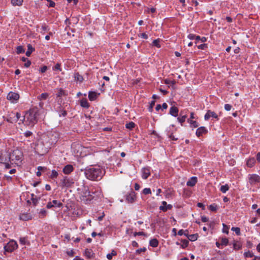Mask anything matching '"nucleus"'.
<instances>
[{
    "instance_id": "13d9d810",
    "label": "nucleus",
    "mask_w": 260,
    "mask_h": 260,
    "mask_svg": "<svg viewBox=\"0 0 260 260\" xmlns=\"http://www.w3.org/2000/svg\"><path fill=\"white\" fill-rule=\"evenodd\" d=\"M199 123L197 121H192L191 123L190 124V126L193 127H194V128H196V127H198L199 126Z\"/></svg>"
},
{
    "instance_id": "774afa93",
    "label": "nucleus",
    "mask_w": 260,
    "mask_h": 260,
    "mask_svg": "<svg viewBox=\"0 0 260 260\" xmlns=\"http://www.w3.org/2000/svg\"><path fill=\"white\" fill-rule=\"evenodd\" d=\"M31 64V61L30 60H29V59H28L26 62L24 64V66L25 67V68H28L30 67Z\"/></svg>"
},
{
    "instance_id": "c03bdc74",
    "label": "nucleus",
    "mask_w": 260,
    "mask_h": 260,
    "mask_svg": "<svg viewBox=\"0 0 260 260\" xmlns=\"http://www.w3.org/2000/svg\"><path fill=\"white\" fill-rule=\"evenodd\" d=\"M231 230L234 231L236 234L238 236H239L241 234L240 229L238 227H233L232 228Z\"/></svg>"
},
{
    "instance_id": "6e6552de",
    "label": "nucleus",
    "mask_w": 260,
    "mask_h": 260,
    "mask_svg": "<svg viewBox=\"0 0 260 260\" xmlns=\"http://www.w3.org/2000/svg\"><path fill=\"white\" fill-rule=\"evenodd\" d=\"M17 248L18 244L16 241L14 240H11L6 245H5L4 250L5 252L11 253L17 249Z\"/></svg>"
},
{
    "instance_id": "680f3d73",
    "label": "nucleus",
    "mask_w": 260,
    "mask_h": 260,
    "mask_svg": "<svg viewBox=\"0 0 260 260\" xmlns=\"http://www.w3.org/2000/svg\"><path fill=\"white\" fill-rule=\"evenodd\" d=\"M40 96L41 99L46 100L48 96V94L47 93H43L40 95Z\"/></svg>"
},
{
    "instance_id": "2f4dec72",
    "label": "nucleus",
    "mask_w": 260,
    "mask_h": 260,
    "mask_svg": "<svg viewBox=\"0 0 260 260\" xmlns=\"http://www.w3.org/2000/svg\"><path fill=\"white\" fill-rule=\"evenodd\" d=\"M172 205L168 204L167 206H160L159 209L163 212H166L168 210H171L172 208Z\"/></svg>"
},
{
    "instance_id": "4468645a",
    "label": "nucleus",
    "mask_w": 260,
    "mask_h": 260,
    "mask_svg": "<svg viewBox=\"0 0 260 260\" xmlns=\"http://www.w3.org/2000/svg\"><path fill=\"white\" fill-rule=\"evenodd\" d=\"M7 98L8 100L14 102L19 99V95L15 92H10L7 95Z\"/></svg>"
},
{
    "instance_id": "bf43d9fd",
    "label": "nucleus",
    "mask_w": 260,
    "mask_h": 260,
    "mask_svg": "<svg viewBox=\"0 0 260 260\" xmlns=\"http://www.w3.org/2000/svg\"><path fill=\"white\" fill-rule=\"evenodd\" d=\"M31 200L32 201V204L34 206H36L38 203V199L36 198H31Z\"/></svg>"
},
{
    "instance_id": "79ce46f5",
    "label": "nucleus",
    "mask_w": 260,
    "mask_h": 260,
    "mask_svg": "<svg viewBox=\"0 0 260 260\" xmlns=\"http://www.w3.org/2000/svg\"><path fill=\"white\" fill-rule=\"evenodd\" d=\"M25 52V50L23 48L22 46H19L17 47L16 48V52L17 54H20L24 53Z\"/></svg>"
},
{
    "instance_id": "c756f323",
    "label": "nucleus",
    "mask_w": 260,
    "mask_h": 260,
    "mask_svg": "<svg viewBox=\"0 0 260 260\" xmlns=\"http://www.w3.org/2000/svg\"><path fill=\"white\" fill-rule=\"evenodd\" d=\"M23 0H11V3L14 6H20L22 5Z\"/></svg>"
},
{
    "instance_id": "f257e3e1",
    "label": "nucleus",
    "mask_w": 260,
    "mask_h": 260,
    "mask_svg": "<svg viewBox=\"0 0 260 260\" xmlns=\"http://www.w3.org/2000/svg\"><path fill=\"white\" fill-rule=\"evenodd\" d=\"M86 177L91 181H98L101 180L103 175V171L100 167L89 166L84 170Z\"/></svg>"
},
{
    "instance_id": "8fccbe9b",
    "label": "nucleus",
    "mask_w": 260,
    "mask_h": 260,
    "mask_svg": "<svg viewBox=\"0 0 260 260\" xmlns=\"http://www.w3.org/2000/svg\"><path fill=\"white\" fill-rule=\"evenodd\" d=\"M244 256L246 257H252L254 256L253 253L250 251L245 252L244 254Z\"/></svg>"
},
{
    "instance_id": "473e14b6",
    "label": "nucleus",
    "mask_w": 260,
    "mask_h": 260,
    "mask_svg": "<svg viewBox=\"0 0 260 260\" xmlns=\"http://www.w3.org/2000/svg\"><path fill=\"white\" fill-rule=\"evenodd\" d=\"M198 234H191L188 237V240H190V241H195L198 239Z\"/></svg>"
},
{
    "instance_id": "49530a36",
    "label": "nucleus",
    "mask_w": 260,
    "mask_h": 260,
    "mask_svg": "<svg viewBox=\"0 0 260 260\" xmlns=\"http://www.w3.org/2000/svg\"><path fill=\"white\" fill-rule=\"evenodd\" d=\"M222 226H223L222 232L228 234L229 233V227L224 223L222 224Z\"/></svg>"
},
{
    "instance_id": "39448f33",
    "label": "nucleus",
    "mask_w": 260,
    "mask_h": 260,
    "mask_svg": "<svg viewBox=\"0 0 260 260\" xmlns=\"http://www.w3.org/2000/svg\"><path fill=\"white\" fill-rule=\"evenodd\" d=\"M10 162L12 164H18V161L21 162L23 157V153L18 149L14 150L12 152L9 153Z\"/></svg>"
},
{
    "instance_id": "393cba45",
    "label": "nucleus",
    "mask_w": 260,
    "mask_h": 260,
    "mask_svg": "<svg viewBox=\"0 0 260 260\" xmlns=\"http://www.w3.org/2000/svg\"><path fill=\"white\" fill-rule=\"evenodd\" d=\"M97 98V94L94 91H89L88 93V98L91 101H94Z\"/></svg>"
},
{
    "instance_id": "4c0bfd02",
    "label": "nucleus",
    "mask_w": 260,
    "mask_h": 260,
    "mask_svg": "<svg viewBox=\"0 0 260 260\" xmlns=\"http://www.w3.org/2000/svg\"><path fill=\"white\" fill-rule=\"evenodd\" d=\"M135 126V124L134 122L131 121L126 124L125 127L126 128L132 129Z\"/></svg>"
},
{
    "instance_id": "6ab92c4d",
    "label": "nucleus",
    "mask_w": 260,
    "mask_h": 260,
    "mask_svg": "<svg viewBox=\"0 0 260 260\" xmlns=\"http://www.w3.org/2000/svg\"><path fill=\"white\" fill-rule=\"evenodd\" d=\"M74 170L73 166L71 165H66L63 169V172L65 174H70Z\"/></svg>"
},
{
    "instance_id": "9b49d317",
    "label": "nucleus",
    "mask_w": 260,
    "mask_h": 260,
    "mask_svg": "<svg viewBox=\"0 0 260 260\" xmlns=\"http://www.w3.org/2000/svg\"><path fill=\"white\" fill-rule=\"evenodd\" d=\"M211 117L214 118L217 120L219 119L218 116L215 112H214V111H212L210 110H209L205 114L204 116V119L205 120H208Z\"/></svg>"
},
{
    "instance_id": "20e7f679",
    "label": "nucleus",
    "mask_w": 260,
    "mask_h": 260,
    "mask_svg": "<svg viewBox=\"0 0 260 260\" xmlns=\"http://www.w3.org/2000/svg\"><path fill=\"white\" fill-rule=\"evenodd\" d=\"M50 148L44 140H38L35 143V152L40 155L46 154L48 149Z\"/></svg>"
},
{
    "instance_id": "37998d69",
    "label": "nucleus",
    "mask_w": 260,
    "mask_h": 260,
    "mask_svg": "<svg viewBox=\"0 0 260 260\" xmlns=\"http://www.w3.org/2000/svg\"><path fill=\"white\" fill-rule=\"evenodd\" d=\"M58 173H57V171H56L55 170H53L52 171H51V174L50 176V177L52 179H53V178H57V177L58 176Z\"/></svg>"
},
{
    "instance_id": "f8f14e48",
    "label": "nucleus",
    "mask_w": 260,
    "mask_h": 260,
    "mask_svg": "<svg viewBox=\"0 0 260 260\" xmlns=\"http://www.w3.org/2000/svg\"><path fill=\"white\" fill-rule=\"evenodd\" d=\"M8 162H10V158L9 153L6 152L4 154H0V163L4 164Z\"/></svg>"
},
{
    "instance_id": "ddd939ff",
    "label": "nucleus",
    "mask_w": 260,
    "mask_h": 260,
    "mask_svg": "<svg viewBox=\"0 0 260 260\" xmlns=\"http://www.w3.org/2000/svg\"><path fill=\"white\" fill-rule=\"evenodd\" d=\"M208 133V130L205 126H201L198 127L196 131V134L198 137H200L203 135H205Z\"/></svg>"
},
{
    "instance_id": "603ef678",
    "label": "nucleus",
    "mask_w": 260,
    "mask_h": 260,
    "mask_svg": "<svg viewBox=\"0 0 260 260\" xmlns=\"http://www.w3.org/2000/svg\"><path fill=\"white\" fill-rule=\"evenodd\" d=\"M20 244L22 245H25L27 242V238L25 237H21L19 239Z\"/></svg>"
},
{
    "instance_id": "58836bf2",
    "label": "nucleus",
    "mask_w": 260,
    "mask_h": 260,
    "mask_svg": "<svg viewBox=\"0 0 260 260\" xmlns=\"http://www.w3.org/2000/svg\"><path fill=\"white\" fill-rule=\"evenodd\" d=\"M181 242L182 243V244L181 245V247L182 248L184 249L185 248L188 246L189 242L187 240H182Z\"/></svg>"
},
{
    "instance_id": "9d476101",
    "label": "nucleus",
    "mask_w": 260,
    "mask_h": 260,
    "mask_svg": "<svg viewBox=\"0 0 260 260\" xmlns=\"http://www.w3.org/2000/svg\"><path fill=\"white\" fill-rule=\"evenodd\" d=\"M248 182L251 185H255L260 182V176L253 174L248 175Z\"/></svg>"
},
{
    "instance_id": "3c124183",
    "label": "nucleus",
    "mask_w": 260,
    "mask_h": 260,
    "mask_svg": "<svg viewBox=\"0 0 260 260\" xmlns=\"http://www.w3.org/2000/svg\"><path fill=\"white\" fill-rule=\"evenodd\" d=\"M198 49L204 50L208 48V45L207 44H202L198 46Z\"/></svg>"
},
{
    "instance_id": "5fc2aeb1",
    "label": "nucleus",
    "mask_w": 260,
    "mask_h": 260,
    "mask_svg": "<svg viewBox=\"0 0 260 260\" xmlns=\"http://www.w3.org/2000/svg\"><path fill=\"white\" fill-rule=\"evenodd\" d=\"M155 102L154 101H152L151 102L150 106H149V107L148 108L149 111H150V112H152V111L153 106L155 105Z\"/></svg>"
},
{
    "instance_id": "c85d7f7f",
    "label": "nucleus",
    "mask_w": 260,
    "mask_h": 260,
    "mask_svg": "<svg viewBox=\"0 0 260 260\" xmlns=\"http://www.w3.org/2000/svg\"><path fill=\"white\" fill-rule=\"evenodd\" d=\"M80 105L84 108H88L89 107V104L86 99H83L80 101Z\"/></svg>"
},
{
    "instance_id": "de8ad7c7",
    "label": "nucleus",
    "mask_w": 260,
    "mask_h": 260,
    "mask_svg": "<svg viewBox=\"0 0 260 260\" xmlns=\"http://www.w3.org/2000/svg\"><path fill=\"white\" fill-rule=\"evenodd\" d=\"M143 193L146 195L151 193V191L149 188H145L143 190Z\"/></svg>"
},
{
    "instance_id": "69168bd1",
    "label": "nucleus",
    "mask_w": 260,
    "mask_h": 260,
    "mask_svg": "<svg viewBox=\"0 0 260 260\" xmlns=\"http://www.w3.org/2000/svg\"><path fill=\"white\" fill-rule=\"evenodd\" d=\"M232 108V106L230 104H226L224 105V109L226 111H230L231 110Z\"/></svg>"
},
{
    "instance_id": "052dcab7",
    "label": "nucleus",
    "mask_w": 260,
    "mask_h": 260,
    "mask_svg": "<svg viewBox=\"0 0 260 260\" xmlns=\"http://www.w3.org/2000/svg\"><path fill=\"white\" fill-rule=\"evenodd\" d=\"M48 69V67L46 66H44L40 69V72L42 73H45L47 70Z\"/></svg>"
},
{
    "instance_id": "0eeeda50",
    "label": "nucleus",
    "mask_w": 260,
    "mask_h": 260,
    "mask_svg": "<svg viewBox=\"0 0 260 260\" xmlns=\"http://www.w3.org/2000/svg\"><path fill=\"white\" fill-rule=\"evenodd\" d=\"M44 140L46 144L50 148L51 146L56 144L58 140L57 134L52 132H50L44 137Z\"/></svg>"
},
{
    "instance_id": "4be33fe9",
    "label": "nucleus",
    "mask_w": 260,
    "mask_h": 260,
    "mask_svg": "<svg viewBox=\"0 0 260 260\" xmlns=\"http://www.w3.org/2000/svg\"><path fill=\"white\" fill-rule=\"evenodd\" d=\"M197 182V178L196 177H192L186 183L188 186H194Z\"/></svg>"
},
{
    "instance_id": "412c9836",
    "label": "nucleus",
    "mask_w": 260,
    "mask_h": 260,
    "mask_svg": "<svg viewBox=\"0 0 260 260\" xmlns=\"http://www.w3.org/2000/svg\"><path fill=\"white\" fill-rule=\"evenodd\" d=\"M178 111L179 110L177 107L172 106L170 108L169 113L173 116L177 117L178 116Z\"/></svg>"
},
{
    "instance_id": "aec40b11",
    "label": "nucleus",
    "mask_w": 260,
    "mask_h": 260,
    "mask_svg": "<svg viewBox=\"0 0 260 260\" xmlns=\"http://www.w3.org/2000/svg\"><path fill=\"white\" fill-rule=\"evenodd\" d=\"M84 253L85 255L88 259H90L94 257V253L91 249H86Z\"/></svg>"
},
{
    "instance_id": "f03ea898",
    "label": "nucleus",
    "mask_w": 260,
    "mask_h": 260,
    "mask_svg": "<svg viewBox=\"0 0 260 260\" xmlns=\"http://www.w3.org/2000/svg\"><path fill=\"white\" fill-rule=\"evenodd\" d=\"M39 115V110L37 107H34L30 108L25 113L24 116L23 120L25 124L31 127L33 126L38 122Z\"/></svg>"
},
{
    "instance_id": "a211bd4d",
    "label": "nucleus",
    "mask_w": 260,
    "mask_h": 260,
    "mask_svg": "<svg viewBox=\"0 0 260 260\" xmlns=\"http://www.w3.org/2000/svg\"><path fill=\"white\" fill-rule=\"evenodd\" d=\"M142 177L143 179H146L150 175V168H144L142 170Z\"/></svg>"
},
{
    "instance_id": "0e129e2a",
    "label": "nucleus",
    "mask_w": 260,
    "mask_h": 260,
    "mask_svg": "<svg viewBox=\"0 0 260 260\" xmlns=\"http://www.w3.org/2000/svg\"><path fill=\"white\" fill-rule=\"evenodd\" d=\"M32 135V133L30 131H26L24 133V135L25 137L28 138Z\"/></svg>"
},
{
    "instance_id": "6e6d98bb",
    "label": "nucleus",
    "mask_w": 260,
    "mask_h": 260,
    "mask_svg": "<svg viewBox=\"0 0 260 260\" xmlns=\"http://www.w3.org/2000/svg\"><path fill=\"white\" fill-rule=\"evenodd\" d=\"M153 44L154 46L158 47V48H159L160 47V45H159V40L158 39H156V40H154L153 41Z\"/></svg>"
},
{
    "instance_id": "f3484780",
    "label": "nucleus",
    "mask_w": 260,
    "mask_h": 260,
    "mask_svg": "<svg viewBox=\"0 0 260 260\" xmlns=\"http://www.w3.org/2000/svg\"><path fill=\"white\" fill-rule=\"evenodd\" d=\"M12 115H13V119H7V121L10 123L16 122L21 116L20 114L18 112L16 113L12 112Z\"/></svg>"
},
{
    "instance_id": "72a5a7b5",
    "label": "nucleus",
    "mask_w": 260,
    "mask_h": 260,
    "mask_svg": "<svg viewBox=\"0 0 260 260\" xmlns=\"http://www.w3.org/2000/svg\"><path fill=\"white\" fill-rule=\"evenodd\" d=\"M51 203L52 205H53V207L60 208L62 206V204L57 200H53Z\"/></svg>"
},
{
    "instance_id": "ea45409f",
    "label": "nucleus",
    "mask_w": 260,
    "mask_h": 260,
    "mask_svg": "<svg viewBox=\"0 0 260 260\" xmlns=\"http://www.w3.org/2000/svg\"><path fill=\"white\" fill-rule=\"evenodd\" d=\"M187 117L186 115H183L181 117H179L177 118V120L181 123V125H183V123L185 121V119Z\"/></svg>"
},
{
    "instance_id": "864d4df0",
    "label": "nucleus",
    "mask_w": 260,
    "mask_h": 260,
    "mask_svg": "<svg viewBox=\"0 0 260 260\" xmlns=\"http://www.w3.org/2000/svg\"><path fill=\"white\" fill-rule=\"evenodd\" d=\"M164 82H165V83L166 84H171L172 85H175L176 84V83L175 80L170 81V80H168V79L165 80Z\"/></svg>"
},
{
    "instance_id": "09e8293b",
    "label": "nucleus",
    "mask_w": 260,
    "mask_h": 260,
    "mask_svg": "<svg viewBox=\"0 0 260 260\" xmlns=\"http://www.w3.org/2000/svg\"><path fill=\"white\" fill-rule=\"evenodd\" d=\"M60 64L59 63H57L56 64V65L53 68V70L54 71H61V67H60Z\"/></svg>"
},
{
    "instance_id": "4d7b16f0",
    "label": "nucleus",
    "mask_w": 260,
    "mask_h": 260,
    "mask_svg": "<svg viewBox=\"0 0 260 260\" xmlns=\"http://www.w3.org/2000/svg\"><path fill=\"white\" fill-rule=\"evenodd\" d=\"M146 251V248L145 247H143L142 248L138 249L136 250V254H140L142 252H145Z\"/></svg>"
},
{
    "instance_id": "2eb2a0df",
    "label": "nucleus",
    "mask_w": 260,
    "mask_h": 260,
    "mask_svg": "<svg viewBox=\"0 0 260 260\" xmlns=\"http://www.w3.org/2000/svg\"><path fill=\"white\" fill-rule=\"evenodd\" d=\"M60 106L57 108V111L59 113V116H62L63 117H65L67 115V112L66 110L65 109L66 107L68 106L67 104H66L64 107H63L62 106L60 105V103H59Z\"/></svg>"
},
{
    "instance_id": "f704fd0d",
    "label": "nucleus",
    "mask_w": 260,
    "mask_h": 260,
    "mask_svg": "<svg viewBox=\"0 0 260 260\" xmlns=\"http://www.w3.org/2000/svg\"><path fill=\"white\" fill-rule=\"evenodd\" d=\"M229 189V186L228 184L222 185L220 188V190L223 193H225Z\"/></svg>"
},
{
    "instance_id": "7c9ffc66",
    "label": "nucleus",
    "mask_w": 260,
    "mask_h": 260,
    "mask_svg": "<svg viewBox=\"0 0 260 260\" xmlns=\"http://www.w3.org/2000/svg\"><path fill=\"white\" fill-rule=\"evenodd\" d=\"M75 80L80 82H82L83 80V77L79 74V73H76L74 74Z\"/></svg>"
},
{
    "instance_id": "338daca9",
    "label": "nucleus",
    "mask_w": 260,
    "mask_h": 260,
    "mask_svg": "<svg viewBox=\"0 0 260 260\" xmlns=\"http://www.w3.org/2000/svg\"><path fill=\"white\" fill-rule=\"evenodd\" d=\"M38 170L39 171H42V172H45L47 170V169L46 167H45L39 166L38 168Z\"/></svg>"
},
{
    "instance_id": "c9c22d12",
    "label": "nucleus",
    "mask_w": 260,
    "mask_h": 260,
    "mask_svg": "<svg viewBox=\"0 0 260 260\" xmlns=\"http://www.w3.org/2000/svg\"><path fill=\"white\" fill-rule=\"evenodd\" d=\"M47 215V211L44 209H41L40 212H39V217L40 218H43Z\"/></svg>"
},
{
    "instance_id": "1a4fd4ad",
    "label": "nucleus",
    "mask_w": 260,
    "mask_h": 260,
    "mask_svg": "<svg viewBox=\"0 0 260 260\" xmlns=\"http://www.w3.org/2000/svg\"><path fill=\"white\" fill-rule=\"evenodd\" d=\"M136 193L131 189L130 191L125 195V200L128 203H133L136 200Z\"/></svg>"
},
{
    "instance_id": "dca6fc26",
    "label": "nucleus",
    "mask_w": 260,
    "mask_h": 260,
    "mask_svg": "<svg viewBox=\"0 0 260 260\" xmlns=\"http://www.w3.org/2000/svg\"><path fill=\"white\" fill-rule=\"evenodd\" d=\"M19 219L23 221H28L32 219V216L30 213H23L19 215Z\"/></svg>"
},
{
    "instance_id": "5701e85b",
    "label": "nucleus",
    "mask_w": 260,
    "mask_h": 260,
    "mask_svg": "<svg viewBox=\"0 0 260 260\" xmlns=\"http://www.w3.org/2000/svg\"><path fill=\"white\" fill-rule=\"evenodd\" d=\"M58 92L56 93L57 98H61L62 96H67L68 95L67 92L63 90L62 88L57 89Z\"/></svg>"
},
{
    "instance_id": "e433bc0d",
    "label": "nucleus",
    "mask_w": 260,
    "mask_h": 260,
    "mask_svg": "<svg viewBox=\"0 0 260 260\" xmlns=\"http://www.w3.org/2000/svg\"><path fill=\"white\" fill-rule=\"evenodd\" d=\"M209 209L211 211L216 212L218 209L217 205L215 204H213L209 206Z\"/></svg>"
},
{
    "instance_id": "e2e57ef3",
    "label": "nucleus",
    "mask_w": 260,
    "mask_h": 260,
    "mask_svg": "<svg viewBox=\"0 0 260 260\" xmlns=\"http://www.w3.org/2000/svg\"><path fill=\"white\" fill-rule=\"evenodd\" d=\"M46 1L49 2V7H54L55 6V3L52 1L51 0H46Z\"/></svg>"
},
{
    "instance_id": "423d86ee",
    "label": "nucleus",
    "mask_w": 260,
    "mask_h": 260,
    "mask_svg": "<svg viewBox=\"0 0 260 260\" xmlns=\"http://www.w3.org/2000/svg\"><path fill=\"white\" fill-rule=\"evenodd\" d=\"M74 183V180L72 177L63 176L60 180L59 186L62 188H68L72 187Z\"/></svg>"
},
{
    "instance_id": "a18cd8bd",
    "label": "nucleus",
    "mask_w": 260,
    "mask_h": 260,
    "mask_svg": "<svg viewBox=\"0 0 260 260\" xmlns=\"http://www.w3.org/2000/svg\"><path fill=\"white\" fill-rule=\"evenodd\" d=\"M116 255V252L114 250H112L110 253H108L107 255V258L108 259L111 260V259H112L113 256Z\"/></svg>"
},
{
    "instance_id": "cd10ccee",
    "label": "nucleus",
    "mask_w": 260,
    "mask_h": 260,
    "mask_svg": "<svg viewBox=\"0 0 260 260\" xmlns=\"http://www.w3.org/2000/svg\"><path fill=\"white\" fill-rule=\"evenodd\" d=\"M242 247V244L241 243V242L239 241H235L234 243H233V248L234 249L236 250H238L239 249H240Z\"/></svg>"
},
{
    "instance_id": "a19ab883",
    "label": "nucleus",
    "mask_w": 260,
    "mask_h": 260,
    "mask_svg": "<svg viewBox=\"0 0 260 260\" xmlns=\"http://www.w3.org/2000/svg\"><path fill=\"white\" fill-rule=\"evenodd\" d=\"M229 244V239L226 238H222L221 240V244L222 246H226Z\"/></svg>"
},
{
    "instance_id": "b1692460",
    "label": "nucleus",
    "mask_w": 260,
    "mask_h": 260,
    "mask_svg": "<svg viewBox=\"0 0 260 260\" xmlns=\"http://www.w3.org/2000/svg\"><path fill=\"white\" fill-rule=\"evenodd\" d=\"M27 47V50L25 54L27 56L29 57L30 56L32 52L35 51V48L32 47V45L30 44H28Z\"/></svg>"
},
{
    "instance_id": "bb28decb",
    "label": "nucleus",
    "mask_w": 260,
    "mask_h": 260,
    "mask_svg": "<svg viewBox=\"0 0 260 260\" xmlns=\"http://www.w3.org/2000/svg\"><path fill=\"white\" fill-rule=\"evenodd\" d=\"M149 245L152 247H156L158 245V241L156 238L151 239L149 241Z\"/></svg>"
},
{
    "instance_id": "7ed1b4c3",
    "label": "nucleus",
    "mask_w": 260,
    "mask_h": 260,
    "mask_svg": "<svg viewBox=\"0 0 260 260\" xmlns=\"http://www.w3.org/2000/svg\"><path fill=\"white\" fill-rule=\"evenodd\" d=\"M94 194H96L97 196L101 194V189L94 191L92 189L90 191L87 186H84L80 197V200L85 204L89 203L95 198Z\"/></svg>"
},
{
    "instance_id": "a878e982",
    "label": "nucleus",
    "mask_w": 260,
    "mask_h": 260,
    "mask_svg": "<svg viewBox=\"0 0 260 260\" xmlns=\"http://www.w3.org/2000/svg\"><path fill=\"white\" fill-rule=\"evenodd\" d=\"M255 163V160L254 157L250 158L247 161L246 165L247 167L249 168H252Z\"/></svg>"
}]
</instances>
